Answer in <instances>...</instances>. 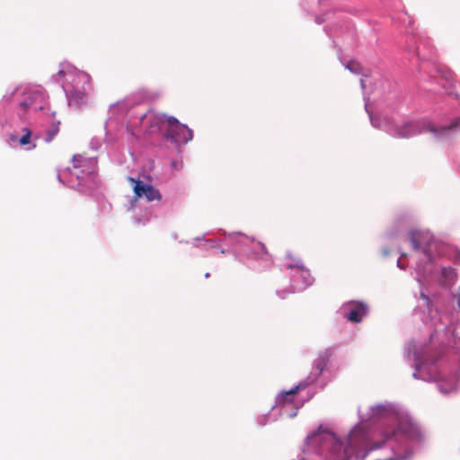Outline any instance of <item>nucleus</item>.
<instances>
[{"mask_svg":"<svg viewBox=\"0 0 460 460\" xmlns=\"http://www.w3.org/2000/svg\"><path fill=\"white\" fill-rule=\"evenodd\" d=\"M141 121L142 125L146 127V131L150 135L162 132L166 125L164 135L167 138L177 143L187 142L192 138V131L181 124L174 117L148 112L142 116Z\"/></svg>","mask_w":460,"mask_h":460,"instance_id":"obj_1","label":"nucleus"},{"mask_svg":"<svg viewBox=\"0 0 460 460\" xmlns=\"http://www.w3.org/2000/svg\"><path fill=\"white\" fill-rule=\"evenodd\" d=\"M128 180L133 184V191L136 199L145 197L147 201H160L162 199L160 191L154 186L132 177H128Z\"/></svg>","mask_w":460,"mask_h":460,"instance_id":"obj_2","label":"nucleus"},{"mask_svg":"<svg viewBox=\"0 0 460 460\" xmlns=\"http://www.w3.org/2000/svg\"><path fill=\"white\" fill-rule=\"evenodd\" d=\"M398 434H402L411 440H420L422 437L418 425L409 420H401L397 429H393L391 433H387L385 437L386 438H391L396 437Z\"/></svg>","mask_w":460,"mask_h":460,"instance_id":"obj_3","label":"nucleus"},{"mask_svg":"<svg viewBox=\"0 0 460 460\" xmlns=\"http://www.w3.org/2000/svg\"><path fill=\"white\" fill-rule=\"evenodd\" d=\"M409 240L415 250H421L424 253H428L433 236L428 232L411 231L409 234Z\"/></svg>","mask_w":460,"mask_h":460,"instance_id":"obj_4","label":"nucleus"},{"mask_svg":"<svg viewBox=\"0 0 460 460\" xmlns=\"http://www.w3.org/2000/svg\"><path fill=\"white\" fill-rule=\"evenodd\" d=\"M345 317L352 323H359L367 313V306L362 302H350L347 304Z\"/></svg>","mask_w":460,"mask_h":460,"instance_id":"obj_5","label":"nucleus"},{"mask_svg":"<svg viewBox=\"0 0 460 460\" xmlns=\"http://www.w3.org/2000/svg\"><path fill=\"white\" fill-rule=\"evenodd\" d=\"M331 358V353L328 351L321 353L318 358L314 360V368L315 369V376H320L324 368L326 367L329 359Z\"/></svg>","mask_w":460,"mask_h":460,"instance_id":"obj_6","label":"nucleus"},{"mask_svg":"<svg viewBox=\"0 0 460 460\" xmlns=\"http://www.w3.org/2000/svg\"><path fill=\"white\" fill-rule=\"evenodd\" d=\"M301 387L304 388L305 385H303L302 384H299L298 385H296V387L290 389L289 391L281 393L278 396V402L281 403V404L291 403L294 401L295 395L297 394L298 390Z\"/></svg>","mask_w":460,"mask_h":460,"instance_id":"obj_7","label":"nucleus"},{"mask_svg":"<svg viewBox=\"0 0 460 460\" xmlns=\"http://www.w3.org/2000/svg\"><path fill=\"white\" fill-rule=\"evenodd\" d=\"M416 125L413 123H405L396 129V136L402 138H407L417 134Z\"/></svg>","mask_w":460,"mask_h":460,"instance_id":"obj_8","label":"nucleus"},{"mask_svg":"<svg viewBox=\"0 0 460 460\" xmlns=\"http://www.w3.org/2000/svg\"><path fill=\"white\" fill-rule=\"evenodd\" d=\"M23 136L18 138L16 136L12 135L10 137L11 141H18L21 146H26L31 143V131L28 128H23Z\"/></svg>","mask_w":460,"mask_h":460,"instance_id":"obj_9","label":"nucleus"},{"mask_svg":"<svg viewBox=\"0 0 460 460\" xmlns=\"http://www.w3.org/2000/svg\"><path fill=\"white\" fill-rule=\"evenodd\" d=\"M86 95L87 93L85 89L83 91L75 89L70 92V102H74L75 103H83L86 99Z\"/></svg>","mask_w":460,"mask_h":460,"instance_id":"obj_10","label":"nucleus"},{"mask_svg":"<svg viewBox=\"0 0 460 460\" xmlns=\"http://www.w3.org/2000/svg\"><path fill=\"white\" fill-rule=\"evenodd\" d=\"M358 436V430H353L349 437V447H353L356 444Z\"/></svg>","mask_w":460,"mask_h":460,"instance_id":"obj_11","label":"nucleus"},{"mask_svg":"<svg viewBox=\"0 0 460 460\" xmlns=\"http://www.w3.org/2000/svg\"><path fill=\"white\" fill-rule=\"evenodd\" d=\"M76 78L79 82H83L90 85L91 77L87 74L80 72L77 74Z\"/></svg>","mask_w":460,"mask_h":460,"instance_id":"obj_12","label":"nucleus"},{"mask_svg":"<svg viewBox=\"0 0 460 460\" xmlns=\"http://www.w3.org/2000/svg\"><path fill=\"white\" fill-rule=\"evenodd\" d=\"M358 66V65H357V64H355V63H349V64L347 65V67H348L350 71L354 72V71H356V67H355V66Z\"/></svg>","mask_w":460,"mask_h":460,"instance_id":"obj_13","label":"nucleus"},{"mask_svg":"<svg viewBox=\"0 0 460 460\" xmlns=\"http://www.w3.org/2000/svg\"><path fill=\"white\" fill-rule=\"evenodd\" d=\"M21 107L24 110H26L28 107H29V102H27L26 101L21 102Z\"/></svg>","mask_w":460,"mask_h":460,"instance_id":"obj_14","label":"nucleus"},{"mask_svg":"<svg viewBox=\"0 0 460 460\" xmlns=\"http://www.w3.org/2000/svg\"><path fill=\"white\" fill-rule=\"evenodd\" d=\"M457 304L460 308V288H459V292H458Z\"/></svg>","mask_w":460,"mask_h":460,"instance_id":"obj_15","label":"nucleus"},{"mask_svg":"<svg viewBox=\"0 0 460 460\" xmlns=\"http://www.w3.org/2000/svg\"><path fill=\"white\" fill-rule=\"evenodd\" d=\"M384 253H385V254H388V251H386V250H385V251H384Z\"/></svg>","mask_w":460,"mask_h":460,"instance_id":"obj_16","label":"nucleus"},{"mask_svg":"<svg viewBox=\"0 0 460 460\" xmlns=\"http://www.w3.org/2000/svg\"><path fill=\"white\" fill-rule=\"evenodd\" d=\"M205 277H206V278H208V277H209V273H207V274L205 275Z\"/></svg>","mask_w":460,"mask_h":460,"instance_id":"obj_17","label":"nucleus"}]
</instances>
